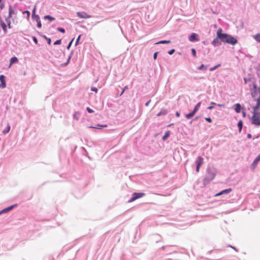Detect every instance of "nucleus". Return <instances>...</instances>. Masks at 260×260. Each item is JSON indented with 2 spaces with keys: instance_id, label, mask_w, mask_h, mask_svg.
Instances as JSON below:
<instances>
[{
  "instance_id": "obj_1",
  "label": "nucleus",
  "mask_w": 260,
  "mask_h": 260,
  "mask_svg": "<svg viewBox=\"0 0 260 260\" xmlns=\"http://www.w3.org/2000/svg\"><path fill=\"white\" fill-rule=\"evenodd\" d=\"M216 38L214 39L211 44L214 47H217L221 45V42L234 45L237 43L236 39L227 34L222 33V29L220 28L216 31Z\"/></svg>"
},
{
  "instance_id": "obj_2",
  "label": "nucleus",
  "mask_w": 260,
  "mask_h": 260,
  "mask_svg": "<svg viewBox=\"0 0 260 260\" xmlns=\"http://www.w3.org/2000/svg\"><path fill=\"white\" fill-rule=\"evenodd\" d=\"M216 176V172L213 169L208 168L207 173L204 179L205 183H208L213 180Z\"/></svg>"
},
{
  "instance_id": "obj_3",
  "label": "nucleus",
  "mask_w": 260,
  "mask_h": 260,
  "mask_svg": "<svg viewBox=\"0 0 260 260\" xmlns=\"http://www.w3.org/2000/svg\"><path fill=\"white\" fill-rule=\"evenodd\" d=\"M201 102L198 103L195 106L192 111L189 113L186 114L185 115V118L187 119H189L191 118H192L195 115V114L197 112V111L199 110V109L201 107Z\"/></svg>"
},
{
  "instance_id": "obj_4",
  "label": "nucleus",
  "mask_w": 260,
  "mask_h": 260,
  "mask_svg": "<svg viewBox=\"0 0 260 260\" xmlns=\"http://www.w3.org/2000/svg\"><path fill=\"white\" fill-rule=\"evenodd\" d=\"M145 196V193L143 192H135L133 193L132 197L129 200L128 202H132L137 199L142 198Z\"/></svg>"
},
{
  "instance_id": "obj_5",
  "label": "nucleus",
  "mask_w": 260,
  "mask_h": 260,
  "mask_svg": "<svg viewBox=\"0 0 260 260\" xmlns=\"http://www.w3.org/2000/svg\"><path fill=\"white\" fill-rule=\"evenodd\" d=\"M204 162L203 158L201 156H198L196 160V172L198 173L199 172L201 166L203 165Z\"/></svg>"
},
{
  "instance_id": "obj_6",
  "label": "nucleus",
  "mask_w": 260,
  "mask_h": 260,
  "mask_svg": "<svg viewBox=\"0 0 260 260\" xmlns=\"http://www.w3.org/2000/svg\"><path fill=\"white\" fill-rule=\"evenodd\" d=\"M190 42H194L199 41L198 35L196 33H192L188 37Z\"/></svg>"
},
{
  "instance_id": "obj_7",
  "label": "nucleus",
  "mask_w": 260,
  "mask_h": 260,
  "mask_svg": "<svg viewBox=\"0 0 260 260\" xmlns=\"http://www.w3.org/2000/svg\"><path fill=\"white\" fill-rule=\"evenodd\" d=\"M77 16L81 18H89L91 17V16L88 15L86 12H77Z\"/></svg>"
},
{
  "instance_id": "obj_8",
  "label": "nucleus",
  "mask_w": 260,
  "mask_h": 260,
  "mask_svg": "<svg viewBox=\"0 0 260 260\" xmlns=\"http://www.w3.org/2000/svg\"><path fill=\"white\" fill-rule=\"evenodd\" d=\"M17 206L16 204H15V205H13L12 206H10L7 208H6L4 209H3L2 210H1L0 211V215L4 214V213H7L9 211H10L11 210H12L15 207H16Z\"/></svg>"
},
{
  "instance_id": "obj_9",
  "label": "nucleus",
  "mask_w": 260,
  "mask_h": 260,
  "mask_svg": "<svg viewBox=\"0 0 260 260\" xmlns=\"http://www.w3.org/2000/svg\"><path fill=\"white\" fill-rule=\"evenodd\" d=\"M0 87L4 88L6 87V83L5 82V76L4 75H0Z\"/></svg>"
},
{
  "instance_id": "obj_10",
  "label": "nucleus",
  "mask_w": 260,
  "mask_h": 260,
  "mask_svg": "<svg viewBox=\"0 0 260 260\" xmlns=\"http://www.w3.org/2000/svg\"><path fill=\"white\" fill-rule=\"evenodd\" d=\"M251 123L257 126L260 125V119H257V117L254 115L251 118Z\"/></svg>"
},
{
  "instance_id": "obj_11",
  "label": "nucleus",
  "mask_w": 260,
  "mask_h": 260,
  "mask_svg": "<svg viewBox=\"0 0 260 260\" xmlns=\"http://www.w3.org/2000/svg\"><path fill=\"white\" fill-rule=\"evenodd\" d=\"M231 191H232V189L231 188H228V189H224V190L221 191L220 192L217 193L215 195V196H220V195H222V194H228L230 192H231Z\"/></svg>"
},
{
  "instance_id": "obj_12",
  "label": "nucleus",
  "mask_w": 260,
  "mask_h": 260,
  "mask_svg": "<svg viewBox=\"0 0 260 260\" xmlns=\"http://www.w3.org/2000/svg\"><path fill=\"white\" fill-rule=\"evenodd\" d=\"M0 25L3 28L4 32L6 33L7 32V25L6 23L4 21L1 20Z\"/></svg>"
},
{
  "instance_id": "obj_13",
  "label": "nucleus",
  "mask_w": 260,
  "mask_h": 260,
  "mask_svg": "<svg viewBox=\"0 0 260 260\" xmlns=\"http://www.w3.org/2000/svg\"><path fill=\"white\" fill-rule=\"evenodd\" d=\"M18 58L14 56V57H12L10 60L9 67H11V66L12 64H13V63H17L18 62Z\"/></svg>"
},
{
  "instance_id": "obj_14",
  "label": "nucleus",
  "mask_w": 260,
  "mask_h": 260,
  "mask_svg": "<svg viewBox=\"0 0 260 260\" xmlns=\"http://www.w3.org/2000/svg\"><path fill=\"white\" fill-rule=\"evenodd\" d=\"M235 110L237 113H240L241 111V106L240 104H236L235 105Z\"/></svg>"
},
{
  "instance_id": "obj_15",
  "label": "nucleus",
  "mask_w": 260,
  "mask_h": 260,
  "mask_svg": "<svg viewBox=\"0 0 260 260\" xmlns=\"http://www.w3.org/2000/svg\"><path fill=\"white\" fill-rule=\"evenodd\" d=\"M168 113V111L166 109H162L160 111L157 113V116H160L161 115H166Z\"/></svg>"
},
{
  "instance_id": "obj_16",
  "label": "nucleus",
  "mask_w": 260,
  "mask_h": 260,
  "mask_svg": "<svg viewBox=\"0 0 260 260\" xmlns=\"http://www.w3.org/2000/svg\"><path fill=\"white\" fill-rule=\"evenodd\" d=\"M15 14L14 10L10 6L9 9V16L12 17V15Z\"/></svg>"
},
{
  "instance_id": "obj_17",
  "label": "nucleus",
  "mask_w": 260,
  "mask_h": 260,
  "mask_svg": "<svg viewBox=\"0 0 260 260\" xmlns=\"http://www.w3.org/2000/svg\"><path fill=\"white\" fill-rule=\"evenodd\" d=\"M253 38L257 42L260 43V33L254 35Z\"/></svg>"
},
{
  "instance_id": "obj_18",
  "label": "nucleus",
  "mask_w": 260,
  "mask_h": 260,
  "mask_svg": "<svg viewBox=\"0 0 260 260\" xmlns=\"http://www.w3.org/2000/svg\"><path fill=\"white\" fill-rule=\"evenodd\" d=\"M170 135V131H167L165 133V134L164 135V136L162 137V140L164 141H165L167 139H168V138L169 137Z\"/></svg>"
},
{
  "instance_id": "obj_19",
  "label": "nucleus",
  "mask_w": 260,
  "mask_h": 260,
  "mask_svg": "<svg viewBox=\"0 0 260 260\" xmlns=\"http://www.w3.org/2000/svg\"><path fill=\"white\" fill-rule=\"evenodd\" d=\"M32 19L37 22L40 20V18L38 15H32Z\"/></svg>"
},
{
  "instance_id": "obj_20",
  "label": "nucleus",
  "mask_w": 260,
  "mask_h": 260,
  "mask_svg": "<svg viewBox=\"0 0 260 260\" xmlns=\"http://www.w3.org/2000/svg\"><path fill=\"white\" fill-rule=\"evenodd\" d=\"M243 126V122L242 120H240L238 123V127L239 128V132H241Z\"/></svg>"
},
{
  "instance_id": "obj_21",
  "label": "nucleus",
  "mask_w": 260,
  "mask_h": 260,
  "mask_svg": "<svg viewBox=\"0 0 260 260\" xmlns=\"http://www.w3.org/2000/svg\"><path fill=\"white\" fill-rule=\"evenodd\" d=\"M198 69L202 71H206L207 69V67L204 66L203 64H202L200 67L198 68Z\"/></svg>"
},
{
  "instance_id": "obj_22",
  "label": "nucleus",
  "mask_w": 260,
  "mask_h": 260,
  "mask_svg": "<svg viewBox=\"0 0 260 260\" xmlns=\"http://www.w3.org/2000/svg\"><path fill=\"white\" fill-rule=\"evenodd\" d=\"M44 19H48L50 21H52L53 20H55V18L50 16V15H46L44 16Z\"/></svg>"
},
{
  "instance_id": "obj_23",
  "label": "nucleus",
  "mask_w": 260,
  "mask_h": 260,
  "mask_svg": "<svg viewBox=\"0 0 260 260\" xmlns=\"http://www.w3.org/2000/svg\"><path fill=\"white\" fill-rule=\"evenodd\" d=\"M171 43V41L170 40H162V41H160L158 42H157L155 44H169Z\"/></svg>"
},
{
  "instance_id": "obj_24",
  "label": "nucleus",
  "mask_w": 260,
  "mask_h": 260,
  "mask_svg": "<svg viewBox=\"0 0 260 260\" xmlns=\"http://www.w3.org/2000/svg\"><path fill=\"white\" fill-rule=\"evenodd\" d=\"M11 17H9V16H8V17L6 18V22L7 23L8 26L9 28H11Z\"/></svg>"
},
{
  "instance_id": "obj_25",
  "label": "nucleus",
  "mask_w": 260,
  "mask_h": 260,
  "mask_svg": "<svg viewBox=\"0 0 260 260\" xmlns=\"http://www.w3.org/2000/svg\"><path fill=\"white\" fill-rule=\"evenodd\" d=\"M107 125H101V124H97L96 126V127H94V126H90V128H98V129H100L102 127H106Z\"/></svg>"
},
{
  "instance_id": "obj_26",
  "label": "nucleus",
  "mask_w": 260,
  "mask_h": 260,
  "mask_svg": "<svg viewBox=\"0 0 260 260\" xmlns=\"http://www.w3.org/2000/svg\"><path fill=\"white\" fill-rule=\"evenodd\" d=\"M10 126L9 125V124H8L7 127L3 131V133L4 134H6L8 133H9V132L10 131Z\"/></svg>"
},
{
  "instance_id": "obj_27",
  "label": "nucleus",
  "mask_w": 260,
  "mask_h": 260,
  "mask_svg": "<svg viewBox=\"0 0 260 260\" xmlns=\"http://www.w3.org/2000/svg\"><path fill=\"white\" fill-rule=\"evenodd\" d=\"M73 54V51H71V53H70V55H69V57L68 58L67 62L64 63L65 66L67 65L69 63V62L70 61V59H71Z\"/></svg>"
},
{
  "instance_id": "obj_28",
  "label": "nucleus",
  "mask_w": 260,
  "mask_h": 260,
  "mask_svg": "<svg viewBox=\"0 0 260 260\" xmlns=\"http://www.w3.org/2000/svg\"><path fill=\"white\" fill-rule=\"evenodd\" d=\"M23 14H26V15H27L26 16V18L27 19H29L30 15V13L29 11H28L27 10L24 11L23 12Z\"/></svg>"
},
{
  "instance_id": "obj_29",
  "label": "nucleus",
  "mask_w": 260,
  "mask_h": 260,
  "mask_svg": "<svg viewBox=\"0 0 260 260\" xmlns=\"http://www.w3.org/2000/svg\"><path fill=\"white\" fill-rule=\"evenodd\" d=\"M220 66V64H217L216 66L211 68L210 69V71H214L215 70H216L217 68H218Z\"/></svg>"
},
{
  "instance_id": "obj_30",
  "label": "nucleus",
  "mask_w": 260,
  "mask_h": 260,
  "mask_svg": "<svg viewBox=\"0 0 260 260\" xmlns=\"http://www.w3.org/2000/svg\"><path fill=\"white\" fill-rule=\"evenodd\" d=\"M79 113L77 112H75L73 115V118L76 120H78V117L77 115H79Z\"/></svg>"
},
{
  "instance_id": "obj_31",
  "label": "nucleus",
  "mask_w": 260,
  "mask_h": 260,
  "mask_svg": "<svg viewBox=\"0 0 260 260\" xmlns=\"http://www.w3.org/2000/svg\"><path fill=\"white\" fill-rule=\"evenodd\" d=\"M57 30L59 31L60 32L64 33L65 32V29L62 27H58L57 28Z\"/></svg>"
},
{
  "instance_id": "obj_32",
  "label": "nucleus",
  "mask_w": 260,
  "mask_h": 260,
  "mask_svg": "<svg viewBox=\"0 0 260 260\" xmlns=\"http://www.w3.org/2000/svg\"><path fill=\"white\" fill-rule=\"evenodd\" d=\"M81 35H79L78 36V37L77 38V40H76V43H75V46H77L79 43V41H80V38H81Z\"/></svg>"
},
{
  "instance_id": "obj_33",
  "label": "nucleus",
  "mask_w": 260,
  "mask_h": 260,
  "mask_svg": "<svg viewBox=\"0 0 260 260\" xmlns=\"http://www.w3.org/2000/svg\"><path fill=\"white\" fill-rule=\"evenodd\" d=\"M191 53H192V55L194 57H196V50L194 48H192L191 49Z\"/></svg>"
},
{
  "instance_id": "obj_34",
  "label": "nucleus",
  "mask_w": 260,
  "mask_h": 260,
  "mask_svg": "<svg viewBox=\"0 0 260 260\" xmlns=\"http://www.w3.org/2000/svg\"><path fill=\"white\" fill-rule=\"evenodd\" d=\"M61 43V40H56L54 43V45H60Z\"/></svg>"
},
{
  "instance_id": "obj_35",
  "label": "nucleus",
  "mask_w": 260,
  "mask_h": 260,
  "mask_svg": "<svg viewBox=\"0 0 260 260\" xmlns=\"http://www.w3.org/2000/svg\"><path fill=\"white\" fill-rule=\"evenodd\" d=\"M74 40V39L73 38V39L71 41V42L69 43V44H68V45L67 46V49H68V50H69V49L70 48V47H71V45H72V43H73V42Z\"/></svg>"
},
{
  "instance_id": "obj_36",
  "label": "nucleus",
  "mask_w": 260,
  "mask_h": 260,
  "mask_svg": "<svg viewBox=\"0 0 260 260\" xmlns=\"http://www.w3.org/2000/svg\"><path fill=\"white\" fill-rule=\"evenodd\" d=\"M86 110L89 113H92L94 112V111L92 109H91V108H90L89 107H87L86 108Z\"/></svg>"
},
{
  "instance_id": "obj_37",
  "label": "nucleus",
  "mask_w": 260,
  "mask_h": 260,
  "mask_svg": "<svg viewBox=\"0 0 260 260\" xmlns=\"http://www.w3.org/2000/svg\"><path fill=\"white\" fill-rule=\"evenodd\" d=\"M211 105H216L219 107H222L223 106V105L222 104H216L215 103H214L213 102H211Z\"/></svg>"
},
{
  "instance_id": "obj_38",
  "label": "nucleus",
  "mask_w": 260,
  "mask_h": 260,
  "mask_svg": "<svg viewBox=\"0 0 260 260\" xmlns=\"http://www.w3.org/2000/svg\"><path fill=\"white\" fill-rule=\"evenodd\" d=\"M32 40H33V41L34 42V43L36 44H38V40H37V38L36 37H32Z\"/></svg>"
},
{
  "instance_id": "obj_39",
  "label": "nucleus",
  "mask_w": 260,
  "mask_h": 260,
  "mask_svg": "<svg viewBox=\"0 0 260 260\" xmlns=\"http://www.w3.org/2000/svg\"><path fill=\"white\" fill-rule=\"evenodd\" d=\"M37 27L39 28H41L42 27V24H41V20L39 21L38 22H37Z\"/></svg>"
},
{
  "instance_id": "obj_40",
  "label": "nucleus",
  "mask_w": 260,
  "mask_h": 260,
  "mask_svg": "<svg viewBox=\"0 0 260 260\" xmlns=\"http://www.w3.org/2000/svg\"><path fill=\"white\" fill-rule=\"evenodd\" d=\"M174 52H175V49H171V50L169 51L168 53H169L170 55H172V54H173Z\"/></svg>"
},
{
  "instance_id": "obj_41",
  "label": "nucleus",
  "mask_w": 260,
  "mask_h": 260,
  "mask_svg": "<svg viewBox=\"0 0 260 260\" xmlns=\"http://www.w3.org/2000/svg\"><path fill=\"white\" fill-rule=\"evenodd\" d=\"M205 120L208 121V122H212V119L210 117H206L205 118Z\"/></svg>"
},
{
  "instance_id": "obj_42",
  "label": "nucleus",
  "mask_w": 260,
  "mask_h": 260,
  "mask_svg": "<svg viewBox=\"0 0 260 260\" xmlns=\"http://www.w3.org/2000/svg\"><path fill=\"white\" fill-rule=\"evenodd\" d=\"M91 90L93 91H94L95 92H98V88H96V87H92Z\"/></svg>"
},
{
  "instance_id": "obj_43",
  "label": "nucleus",
  "mask_w": 260,
  "mask_h": 260,
  "mask_svg": "<svg viewBox=\"0 0 260 260\" xmlns=\"http://www.w3.org/2000/svg\"><path fill=\"white\" fill-rule=\"evenodd\" d=\"M48 44L50 45L51 43V40L50 38H46Z\"/></svg>"
},
{
  "instance_id": "obj_44",
  "label": "nucleus",
  "mask_w": 260,
  "mask_h": 260,
  "mask_svg": "<svg viewBox=\"0 0 260 260\" xmlns=\"http://www.w3.org/2000/svg\"><path fill=\"white\" fill-rule=\"evenodd\" d=\"M127 89H128V87H127V86H125L123 88V90H122V92H121V94H122L123 93V92H124V91H125V90Z\"/></svg>"
},
{
  "instance_id": "obj_45",
  "label": "nucleus",
  "mask_w": 260,
  "mask_h": 260,
  "mask_svg": "<svg viewBox=\"0 0 260 260\" xmlns=\"http://www.w3.org/2000/svg\"><path fill=\"white\" fill-rule=\"evenodd\" d=\"M157 56V52H155L153 54V58L154 59H156Z\"/></svg>"
},
{
  "instance_id": "obj_46",
  "label": "nucleus",
  "mask_w": 260,
  "mask_h": 260,
  "mask_svg": "<svg viewBox=\"0 0 260 260\" xmlns=\"http://www.w3.org/2000/svg\"><path fill=\"white\" fill-rule=\"evenodd\" d=\"M255 159H256V161L259 162L260 161V154L258 155Z\"/></svg>"
},
{
  "instance_id": "obj_47",
  "label": "nucleus",
  "mask_w": 260,
  "mask_h": 260,
  "mask_svg": "<svg viewBox=\"0 0 260 260\" xmlns=\"http://www.w3.org/2000/svg\"><path fill=\"white\" fill-rule=\"evenodd\" d=\"M150 102H151V100H149V101H148L145 103V106H149V104H150Z\"/></svg>"
},
{
  "instance_id": "obj_48",
  "label": "nucleus",
  "mask_w": 260,
  "mask_h": 260,
  "mask_svg": "<svg viewBox=\"0 0 260 260\" xmlns=\"http://www.w3.org/2000/svg\"><path fill=\"white\" fill-rule=\"evenodd\" d=\"M258 161H256V159H255L254 160L253 162V164L254 165H257V163H258Z\"/></svg>"
},
{
  "instance_id": "obj_49",
  "label": "nucleus",
  "mask_w": 260,
  "mask_h": 260,
  "mask_svg": "<svg viewBox=\"0 0 260 260\" xmlns=\"http://www.w3.org/2000/svg\"><path fill=\"white\" fill-rule=\"evenodd\" d=\"M36 13V7H35L32 10V15H36L35 14Z\"/></svg>"
},
{
  "instance_id": "obj_50",
  "label": "nucleus",
  "mask_w": 260,
  "mask_h": 260,
  "mask_svg": "<svg viewBox=\"0 0 260 260\" xmlns=\"http://www.w3.org/2000/svg\"><path fill=\"white\" fill-rule=\"evenodd\" d=\"M4 7V4L0 3V10H2Z\"/></svg>"
},
{
  "instance_id": "obj_51",
  "label": "nucleus",
  "mask_w": 260,
  "mask_h": 260,
  "mask_svg": "<svg viewBox=\"0 0 260 260\" xmlns=\"http://www.w3.org/2000/svg\"><path fill=\"white\" fill-rule=\"evenodd\" d=\"M247 137L248 139H250L251 138L252 136L250 134H248Z\"/></svg>"
},
{
  "instance_id": "obj_52",
  "label": "nucleus",
  "mask_w": 260,
  "mask_h": 260,
  "mask_svg": "<svg viewBox=\"0 0 260 260\" xmlns=\"http://www.w3.org/2000/svg\"><path fill=\"white\" fill-rule=\"evenodd\" d=\"M214 108L213 106H209L207 109L209 110H212Z\"/></svg>"
},
{
  "instance_id": "obj_53",
  "label": "nucleus",
  "mask_w": 260,
  "mask_h": 260,
  "mask_svg": "<svg viewBox=\"0 0 260 260\" xmlns=\"http://www.w3.org/2000/svg\"><path fill=\"white\" fill-rule=\"evenodd\" d=\"M175 115H176V116L177 117H179L180 116V113L178 112H176Z\"/></svg>"
},
{
  "instance_id": "obj_54",
  "label": "nucleus",
  "mask_w": 260,
  "mask_h": 260,
  "mask_svg": "<svg viewBox=\"0 0 260 260\" xmlns=\"http://www.w3.org/2000/svg\"><path fill=\"white\" fill-rule=\"evenodd\" d=\"M243 116H245L246 113L245 112H243Z\"/></svg>"
},
{
  "instance_id": "obj_55",
  "label": "nucleus",
  "mask_w": 260,
  "mask_h": 260,
  "mask_svg": "<svg viewBox=\"0 0 260 260\" xmlns=\"http://www.w3.org/2000/svg\"><path fill=\"white\" fill-rule=\"evenodd\" d=\"M199 117H196L194 119V120H197L198 119Z\"/></svg>"
},
{
  "instance_id": "obj_56",
  "label": "nucleus",
  "mask_w": 260,
  "mask_h": 260,
  "mask_svg": "<svg viewBox=\"0 0 260 260\" xmlns=\"http://www.w3.org/2000/svg\"><path fill=\"white\" fill-rule=\"evenodd\" d=\"M244 80L245 82L246 83L247 81V79L246 78H244Z\"/></svg>"
},
{
  "instance_id": "obj_57",
  "label": "nucleus",
  "mask_w": 260,
  "mask_h": 260,
  "mask_svg": "<svg viewBox=\"0 0 260 260\" xmlns=\"http://www.w3.org/2000/svg\"><path fill=\"white\" fill-rule=\"evenodd\" d=\"M229 246H230V247H232V248H234V249H235V250H236V248H234V247H233L232 246L230 245Z\"/></svg>"
},
{
  "instance_id": "obj_58",
  "label": "nucleus",
  "mask_w": 260,
  "mask_h": 260,
  "mask_svg": "<svg viewBox=\"0 0 260 260\" xmlns=\"http://www.w3.org/2000/svg\"><path fill=\"white\" fill-rule=\"evenodd\" d=\"M2 1V0H0V3H1Z\"/></svg>"
}]
</instances>
